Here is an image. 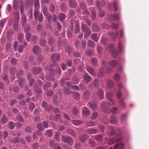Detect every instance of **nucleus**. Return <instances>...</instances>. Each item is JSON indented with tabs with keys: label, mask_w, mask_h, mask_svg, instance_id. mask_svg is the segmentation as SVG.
I'll return each mask as SVG.
<instances>
[{
	"label": "nucleus",
	"mask_w": 149,
	"mask_h": 149,
	"mask_svg": "<svg viewBox=\"0 0 149 149\" xmlns=\"http://www.w3.org/2000/svg\"><path fill=\"white\" fill-rule=\"evenodd\" d=\"M114 96L113 93L110 91L108 92L106 94V97L107 99L110 102L109 103V105L113 106L115 105V101L113 99Z\"/></svg>",
	"instance_id": "obj_1"
},
{
	"label": "nucleus",
	"mask_w": 149,
	"mask_h": 149,
	"mask_svg": "<svg viewBox=\"0 0 149 149\" xmlns=\"http://www.w3.org/2000/svg\"><path fill=\"white\" fill-rule=\"evenodd\" d=\"M34 16L36 19H38L40 22H42L43 17L42 13H40L38 10H34Z\"/></svg>",
	"instance_id": "obj_2"
},
{
	"label": "nucleus",
	"mask_w": 149,
	"mask_h": 149,
	"mask_svg": "<svg viewBox=\"0 0 149 149\" xmlns=\"http://www.w3.org/2000/svg\"><path fill=\"white\" fill-rule=\"evenodd\" d=\"M61 139L62 141L68 143L70 145H72L74 143V139L70 137L63 136Z\"/></svg>",
	"instance_id": "obj_3"
},
{
	"label": "nucleus",
	"mask_w": 149,
	"mask_h": 149,
	"mask_svg": "<svg viewBox=\"0 0 149 149\" xmlns=\"http://www.w3.org/2000/svg\"><path fill=\"white\" fill-rule=\"evenodd\" d=\"M60 56L58 54H54L51 57V58L53 62L55 64H52V66H54L56 65V63L57 61H58L60 59Z\"/></svg>",
	"instance_id": "obj_4"
},
{
	"label": "nucleus",
	"mask_w": 149,
	"mask_h": 149,
	"mask_svg": "<svg viewBox=\"0 0 149 149\" xmlns=\"http://www.w3.org/2000/svg\"><path fill=\"white\" fill-rule=\"evenodd\" d=\"M48 124L46 121H44L43 123H39L36 125L37 127L41 130H43L45 128H47Z\"/></svg>",
	"instance_id": "obj_5"
},
{
	"label": "nucleus",
	"mask_w": 149,
	"mask_h": 149,
	"mask_svg": "<svg viewBox=\"0 0 149 149\" xmlns=\"http://www.w3.org/2000/svg\"><path fill=\"white\" fill-rule=\"evenodd\" d=\"M109 103H107L106 102H104L101 104L100 108L102 109L103 112L106 113L108 109V106Z\"/></svg>",
	"instance_id": "obj_6"
},
{
	"label": "nucleus",
	"mask_w": 149,
	"mask_h": 149,
	"mask_svg": "<svg viewBox=\"0 0 149 149\" xmlns=\"http://www.w3.org/2000/svg\"><path fill=\"white\" fill-rule=\"evenodd\" d=\"M86 68L87 71L93 76L96 75V73L94 70L90 66L86 65Z\"/></svg>",
	"instance_id": "obj_7"
},
{
	"label": "nucleus",
	"mask_w": 149,
	"mask_h": 149,
	"mask_svg": "<svg viewBox=\"0 0 149 149\" xmlns=\"http://www.w3.org/2000/svg\"><path fill=\"white\" fill-rule=\"evenodd\" d=\"M107 134L108 135L111 136L115 134L114 127L111 126H109L107 128Z\"/></svg>",
	"instance_id": "obj_8"
},
{
	"label": "nucleus",
	"mask_w": 149,
	"mask_h": 149,
	"mask_svg": "<svg viewBox=\"0 0 149 149\" xmlns=\"http://www.w3.org/2000/svg\"><path fill=\"white\" fill-rule=\"evenodd\" d=\"M121 137L120 136L118 138H113L112 139H110L108 141V143L109 145H111L116 142H117L120 140Z\"/></svg>",
	"instance_id": "obj_9"
},
{
	"label": "nucleus",
	"mask_w": 149,
	"mask_h": 149,
	"mask_svg": "<svg viewBox=\"0 0 149 149\" xmlns=\"http://www.w3.org/2000/svg\"><path fill=\"white\" fill-rule=\"evenodd\" d=\"M88 138V135L84 133L80 135L79 139L81 143H84L87 140Z\"/></svg>",
	"instance_id": "obj_10"
},
{
	"label": "nucleus",
	"mask_w": 149,
	"mask_h": 149,
	"mask_svg": "<svg viewBox=\"0 0 149 149\" xmlns=\"http://www.w3.org/2000/svg\"><path fill=\"white\" fill-rule=\"evenodd\" d=\"M83 79L86 83H88L91 81V77L87 73L84 74Z\"/></svg>",
	"instance_id": "obj_11"
},
{
	"label": "nucleus",
	"mask_w": 149,
	"mask_h": 149,
	"mask_svg": "<svg viewBox=\"0 0 149 149\" xmlns=\"http://www.w3.org/2000/svg\"><path fill=\"white\" fill-rule=\"evenodd\" d=\"M86 132L88 134H93L98 133L99 132V131L98 130L94 129H88L86 131Z\"/></svg>",
	"instance_id": "obj_12"
},
{
	"label": "nucleus",
	"mask_w": 149,
	"mask_h": 149,
	"mask_svg": "<svg viewBox=\"0 0 149 149\" xmlns=\"http://www.w3.org/2000/svg\"><path fill=\"white\" fill-rule=\"evenodd\" d=\"M42 69L40 68L34 67L32 70V72L33 74L37 75L40 73L42 71Z\"/></svg>",
	"instance_id": "obj_13"
},
{
	"label": "nucleus",
	"mask_w": 149,
	"mask_h": 149,
	"mask_svg": "<svg viewBox=\"0 0 149 149\" xmlns=\"http://www.w3.org/2000/svg\"><path fill=\"white\" fill-rule=\"evenodd\" d=\"M97 95L98 97L101 100L103 99L104 95V92L102 89L100 88L98 90Z\"/></svg>",
	"instance_id": "obj_14"
},
{
	"label": "nucleus",
	"mask_w": 149,
	"mask_h": 149,
	"mask_svg": "<svg viewBox=\"0 0 149 149\" xmlns=\"http://www.w3.org/2000/svg\"><path fill=\"white\" fill-rule=\"evenodd\" d=\"M90 84L92 87L94 86L96 88L98 87L99 85V81L98 79H96L91 82Z\"/></svg>",
	"instance_id": "obj_15"
},
{
	"label": "nucleus",
	"mask_w": 149,
	"mask_h": 149,
	"mask_svg": "<svg viewBox=\"0 0 149 149\" xmlns=\"http://www.w3.org/2000/svg\"><path fill=\"white\" fill-rule=\"evenodd\" d=\"M108 35L111 38L115 39L118 37V33L117 31L115 32V33L112 32H110L109 33Z\"/></svg>",
	"instance_id": "obj_16"
},
{
	"label": "nucleus",
	"mask_w": 149,
	"mask_h": 149,
	"mask_svg": "<svg viewBox=\"0 0 149 149\" xmlns=\"http://www.w3.org/2000/svg\"><path fill=\"white\" fill-rule=\"evenodd\" d=\"M81 29L82 31L83 32H85V33L91 32V30L90 29L88 28L86 25L84 24L82 25Z\"/></svg>",
	"instance_id": "obj_17"
},
{
	"label": "nucleus",
	"mask_w": 149,
	"mask_h": 149,
	"mask_svg": "<svg viewBox=\"0 0 149 149\" xmlns=\"http://www.w3.org/2000/svg\"><path fill=\"white\" fill-rule=\"evenodd\" d=\"M33 50L34 53L36 55L41 52V49L40 47L37 45L33 47Z\"/></svg>",
	"instance_id": "obj_18"
},
{
	"label": "nucleus",
	"mask_w": 149,
	"mask_h": 149,
	"mask_svg": "<svg viewBox=\"0 0 149 149\" xmlns=\"http://www.w3.org/2000/svg\"><path fill=\"white\" fill-rule=\"evenodd\" d=\"M92 29L93 32H97L100 29V27L99 26L96 24H93Z\"/></svg>",
	"instance_id": "obj_19"
},
{
	"label": "nucleus",
	"mask_w": 149,
	"mask_h": 149,
	"mask_svg": "<svg viewBox=\"0 0 149 149\" xmlns=\"http://www.w3.org/2000/svg\"><path fill=\"white\" fill-rule=\"evenodd\" d=\"M18 84L20 87L21 88H23L26 82V81L23 78H21L20 79L18 80Z\"/></svg>",
	"instance_id": "obj_20"
},
{
	"label": "nucleus",
	"mask_w": 149,
	"mask_h": 149,
	"mask_svg": "<svg viewBox=\"0 0 149 149\" xmlns=\"http://www.w3.org/2000/svg\"><path fill=\"white\" fill-rule=\"evenodd\" d=\"M94 139L97 141L101 142L103 140V136L102 135L98 134L94 136Z\"/></svg>",
	"instance_id": "obj_21"
},
{
	"label": "nucleus",
	"mask_w": 149,
	"mask_h": 149,
	"mask_svg": "<svg viewBox=\"0 0 149 149\" xmlns=\"http://www.w3.org/2000/svg\"><path fill=\"white\" fill-rule=\"evenodd\" d=\"M67 133L72 135L73 137H76V134L75 132L72 129H68L67 130Z\"/></svg>",
	"instance_id": "obj_22"
},
{
	"label": "nucleus",
	"mask_w": 149,
	"mask_h": 149,
	"mask_svg": "<svg viewBox=\"0 0 149 149\" xmlns=\"http://www.w3.org/2000/svg\"><path fill=\"white\" fill-rule=\"evenodd\" d=\"M118 121V118L115 116H112L111 117L110 123L112 124H116Z\"/></svg>",
	"instance_id": "obj_23"
},
{
	"label": "nucleus",
	"mask_w": 149,
	"mask_h": 149,
	"mask_svg": "<svg viewBox=\"0 0 149 149\" xmlns=\"http://www.w3.org/2000/svg\"><path fill=\"white\" fill-rule=\"evenodd\" d=\"M117 61L115 60H113L110 61L109 63V65L111 68H114L118 65Z\"/></svg>",
	"instance_id": "obj_24"
},
{
	"label": "nucleus",
	"mask_w": 149,
	"mask_h": 149,
	"mask_svg": "<svg viewBox=\"0 0 149 149\" xmlns=\"http://www.w3.org/2000/svg\"><path fill=\"white\" fill-rule=\"evenodd\" d=\"M82 113L85 116H88L90 113V111L87 107H84L83 108Z\"/></svg>",
	"instance_id": "obj_25"
},
{
	"label": "nucleus",
	"mask_w": 149,
	"mask_h": 149,
	"mask_svg": "<svg viewBox=\"0 0 149 149\" xmlns=\"http://www.w3.org/2000/svg\"><path fill=\"white\" fill-rule=\"evenodd\" d=\"M71 114L73 116H76L78 114V111L77 108L73 107L72 109Z\"/></svg>",
	"instance_id": "obj_26"
},
{
	"label": "nucleus",
	"mask_w": 149,
	"mask_h": 149,
	"mask_svg": "<svg viewBox=\"0 0 149 149\" xmlns=\"http://www.w3.org/2000/svg\"><path fill=\"white\" fill-rule=\"evenodd\" d=\"M69 4L70 6L72 8H75L77 6L76 2L73 0H69Z\"/></svg>",
	"instance_id": "obj_27"
},
{
	"label": "nucleus",
	"mask_w": 149,
	"mask_h": 149,
	"mask_svg": "<svg viewBox=\"0 0 149 149\" xmlns=\"http://www.w3.org/2000/svg\"><path fill=\"white\" fill-rule=\"evenodd\" d=\"M114 83L113 81L111 80H109L106 84V87L108 88H111L113 87Z\"/></svg>",
	"instance_id": "obj_28"
},
{
	"label": "nucleus",
	"mask_w": 149,
	"mask_h": 149,
	"mask_svg": "<svg viewBox=\"0 0 149 149\" xmlns=\"http://www.w3.org/2000/svg\"><path fill=\"white\" fill-rule=\"evenodd\" d=\"M73 98L76 100H78L80 98L81 94L76 92H74L72 93Z\"/></svg>",
	"instance_id": "obj_29"
},
{
	"label": "nucleus",
	"mask_w": 149,
	"mask_h": 149,
	"mask_svg": "<svg viewBox=\"0 0 149 149\" xmlns=\"http://www.w3.org/2000/svg\"><path fill=\"white\" fill-rule=\"evenodd\" d=\"M7 36L8 40H10L14 36V33L13 30H11L8 31L7 32Z\"/></svg>",
	"instance_id": "obj_30"
},
{
	"label": "nucleus",
	"mask_w": 149,
	"mask_h": 149,
	"mask_svg": "<svg viewBox=\"0 0 149 149\" xmlns=\"http://www.w3.org/2000/svg\"><path fill=\"white\" fill-rule=\"evenodd\" d=\"M8 121V119L6 116L3 115L1 120H0V123L1 124H4Z\"/></svg>",
	"instance_id": "obj_31"
},
{
	"label": "nucleus",
	"mask_w": 149,
	"mask_h": 149,
	"mask_svg": "<svg viewBox=\"0 0 149 149\" xmlns=\"http://www.w3.org/2000/svg\"><path fill=\"white\" fill-rule=\"evenodd\" d=\"M90 95V91L87 90L83 93V95L84 99H88Z\"/></svg>",
	"instance_id": "obj_32"
},
{
	"label": "nucleus",
	"mask_w": 149,
	"mask_h": 149,
	"mask_svg": "<svg viewBox=\"0 0 149 149\" xmlns=\"http://www.w3.org/2000/svg\"><path fill=\"white\" fill-rule=\"evenodd\" d=\"M71 123L75 125H78L82 124L83 122L82 120H72Z\"/></svg>",
	"instance_id": "obj_33"
},
{
	"label": "nucleus",
	"mask_w": 149,
	"mask_h": 149,
	"mask_svg": "<svg viewBox=\"0 0 149 149\" xmlns=\"http://www.w3.org/2000/svg\"><path fill=\"white\" fill-rule=\"evenodd\" d=\"M120 83H119V84L118 85V90L116 92V97L118 99H120L121 97V90H120Z\"/></svg>",
	"instance_id": "obj_34"
},
{
	"label": "nucleus",
	"mask_w": 149,
	"mask_h": 149,
	"mask_svg": "<svg viewBox=\"0 0 149 149\" xmlns=\"http://www.w3.org/2000/svg\"><path fill=\"white\" fill-rule=\"evenodd\" d=\"M111 52V56L114 58L117 57L118 55V51L116 49H114Z\"/></svg>",
	"instance_id": "obj_35"
},
{
	"label": "nucleus",
	"mask_w": 149,
	"mask_h": 149,
	"mask_svg": "<svg viewBox=\"0 0 149 149\" xmlns=\"http://www.w3.org/2000/svg\"><path fill=\"white\" fill-rule=\"evenodd\" d=\"M35 90L36 93L38 94H41L42 91L41 89L38 87L37 84H36L34 86Z\"/></svg>",
	"instance_id": "obj_36"
},
{
	"label": "nucleus",
	"mask_w": 149,
	"mask_h": 149,
	"mask_svg": "<svg viewBox=\"0 0 149 149\" xmlns=\"http://www.w3.org/2000/svg\"><path fill=\"white\" fill-rule=\"evenodd\" d=\"M101 42L103 45L107 46V43L108 42V39L107 38L102 37L100 40Z\"/></svg>",
	"instance_id": "obj_37"
},
{
	"label": "nucleus",
	"mask_w": 149,
	"mask_h": 149,
	"mask_svg": "<svg viewBox=\"0 0 149 149\" xmlns=\"http://www.w3.org/2000/svg\"><path fill=\"white\" fill-rule=\"evenodd\" d=\"M75 33L77 34L79 30V26L78 22L76 21L75 22Z\"/></svg>",
	"instance_id": "obj_38"
},
{
	"label": "nucleus",
	"mask_w": 149,
	"mask_h": 149,
	"mask_svg": "<svg viewBox=\"0 0 149 149\" xmlns=\"http://www.w3.org/2000/svg\"><path fill=\"white\" fill-rule=\"evenodd\" d=\"M47 43V41L43 38H41L40 40V45L44 47H45Z\"/></svg>",
	"instance_id": "obj_39"
},
{
	"label": "nucleus",
	"mask_w": 149,
	"mask_h": 149,
	"mask_svg": "<svg viewBox=\"0 0 149 149\" xmlns=\"http://www.w3.org/2000/svg\"><path fill=\"white\" fill-rule=\"evenodd\" d=\"M24 31L25 33L30 32L31 30V28L30 25L29 24H26L24 26Z\"/></svg>",
	"instance_id": "obj_40"
},
{
	"label": "nucleus",
	"mask_w": 149,
	"mask_h": 149,
	"mask_svg": "<svg viewBox=\"0 0 149 149\" xmlns=\"http://www.w3.org/2000/svg\"><path fill=\"white\" fill-rule=\"evenodd\" d=\"M91 18L92 20L95 19L96 18L95 10L94 9H91Z\"/></svg>",
	"instance_id": "obj_41"
},
{
	"label": "nucleus",
	"mask_w": 149,
	"mask_h": 149,
	"mask_svg": "<svg viewBox=\"0 0 149 149\" xmlns=\"http://www.w3.org/2000/svg\"><path fill=\"white\" fill-rule=\"evenodd\" d=\"M9 141L12 143H16L20 141L18 137H16L12 139L9 140Z\"/></svg>",
	"instance_id": "obj_42"
},
{
	"label": "nucleus",
	"mask_w": 149,
	"mask_h": 149,
	"mask_svg": "<svg viewBox=\"0 0 149 149\" xmlns=\"http://www.w3.org/2000/svg\"><path fill=\"white\" fill-rule=\"evenodd\" d=\"M110 17L112 18V19H115L118 21L119 19L120 14H117L116 15L112 14L110 15Z\"/></svg>",
	"instance_id": "obj_43"
},
{
	"label": "nucleus",
	"mask_w": 149,
	"mask_h": 149,
	"mask_svg": "<svg viewBox=\"0 0 149 149\" xmlns=\"http://www.w3.org/2000/svg\"><path fill=\"white\" fill-rule=\"evenodd\" d=\"M60 8L61 10L63 12H65L67 8L65 3H61L60 4Z\"/></svg>",
	"instance_id": "obj_44"
},
{
	"label": "nucleus",
	"mask_w": 149,
	"mask_h": 149,
	"mask_svg": "<svg viewBox=\"0 0 149 149\" xmlns=\"http://www.w3.org/2000/svg\"><path fill=\"white\" fill-rule=\"evenodd\" d=\"M34 10H38L40 7L39 0H35L34 3Z\"/></svg>",
	"instance_id": "obj_45"
},
{
	"label": "nucleus",
	"mask_w": 149,
	"mask_h": 149,
	"mask_svg": "<svg viewBox=\"0 0 149 149\" xmlns=\"http://www.w3.org/2000/svg\"><path fill=\"white\" fill-rule=\"evenodd\" d=\"M22 16L21 17V22L23 26H25L26 22V18L25 15H22Z\"/></svg>",
	"instance_id": "obj_46"
},
{
	"label": "nucleus",
	"mask_w": 149,
	"mask_h": 149,
	"mask_svg": "<svg viewBox=\"0 0 149 149\" xmlns=\"http://www.w3.org/2000/svg\"><path fill=\"white\" fill-rule=\"evenodd\" d=\"M66 17V16L63 13H61L59 14V20L61 22H63Z\"/></svg>",
	"instance_id": "obj_47"
},
{
	"label": "nucleus",
	"mask_w": 149,
	"mask_h": 149,
	"mask_svg": "<svg viewBox=\"0 0 149 149\" xmlns=\"http://www.w3.org/2000/svg\"><path fill=\"white\" fill-rule=\"evenodd\" d=\"M92 39L95 41L97 42L98 40V38L96 33H93L91 36Z\"/></svg>",
	"instance_id": "obj_48"
},
{
	"label": "nucleus",
	"mask_w": 149,
	"mask_h": 149,
	"mask_svg": "<svg viewBox=\"0 0 149 149\" xmlns=\"http://www.w3.org/2000/svg\"><path fill=\"white\" fill-rule=\"evenodd\" d=\"M35 107V104L34 103L31 102L29 103V109L31 111H32L33 109Z\"/></svg>",
	"instance_id": "obj_49"
},
{
	"label": "nucleus",
	"mask_w": 149,
	"mask_h": 149,
	"mask_svg": "<svg viewBox=\"0 0 149 149\" xmlns=\"http://www.w3.org/2000/svg\"><path fill=\"white\" fill-rule=\"evenodd\" d=\"M110 111L112 114H116L118 113V109L116 107H113L110 109Z\"/></svg>",
	"instance_id": "obj_50"
},
{
	"label": "nucleus",
	"mask_w": 149,
	"mask_h": 149,
	"mask_svg": "<svg viewBox=\"0 0 149 149\" xmlns=\"http://www.w3.org/2000/svg\"><path fill=\"white\" fill-rule=\"evenodd\" d=\"M88 46L90 47H95V44L93 41L90 40H88Z\"/></svg>",
	"instance_id": "obj_51"
},
{
	"label": "nucleus",
	"mask_w": 149,
	"mask_h": 149,
	"mask_svg": "<svg viewBox=\"0 0 149 149\" xmlns=\"http://www.w3.org/2000/svg\"><path fill=\"white\" fill-rule=\"evenodd\" d=\"M104 72V69L103 67H101L100 69L99 73L98 74V76L99 77H101L103 76Z\"/></svg>",
	"instance_id": "obj_52"
},
{
	"label": "nucleus",
	"mask_w": 149,
	"mask_h": 149,
	"mask_svg": "<svg viewBox=\"0 0 149 149\" xmlns=\"http://www.w3.org/2000/svg\"><path fill=\"white\" fill-rule=\"evenodd\" d=\"M107 46V49L111 52L114 49L113 45L112 44H109L108 46Z\"/></svg>",
	"instance_id": "obj_53"
},
{
	"label": "nucleus",
	"mask_w": 149,
	"mask_h": 149,
	"mask_svg": "<svg viewBox=\"0 0 149 149\" xmlns=\"http://www.w3.org/2000/svg\"><path fill=\"white\" fill-rule=\"evenodd\" d=\"M63 92L66 95H70L71 93V91L67 87L64 88L63 89Z\"/></svg>",
	"instance_id": "obj_54"
},
{
	"label": "nucleus",
	"mask_w": 149,
	"mask_h": 149,
	"mask_svg": "<svg viewBox=\"0 0 149 149\" xmlns=\"http://www.w3.org/2000/svg\"><path fill=\"white\" fill-rule=\"evenodd\" d=\"M89 104L90 107L93 109H95L97 107V104L95 102H90Z\"/></svg>",
	"instance_id": "obj_55"
},
{
	"label": "nucleus",
	"mask_w": 149,
	"mask_h": 149,
	"mask_svg": "<svg viewBox=\"0 0 149 149\" xmlns=\"http://www.w3.org/2000/svg\"><path fill=\"white\" fill-rule=\"evenodd\" d=\"M45 135L48 137H51L53 135V133L52 130H46L45 132Z\"/></svg>",
	"instance_id": "obj_56"
},
{
	"label": "nucleus",
	"mask_w": 149,
	"mask_h": 149,
	"mask_svg": "<svg viewBox=\"0 0 149 149\" xmlns=\"http://www.w3.org/2000/svg\"><path fill=\"white\" fill-rule=\"evenodd\" d=\"M48 43L49 45L50 46L53 45L54 42V40L53 38L50 37L48 39Z\"/></svg>",
	"instance_id": "obj_57"
},
{
	"label": "nucleus",
	"mask_w": 149,
	"mask_h": 149,
	"mask_svg": "<svg viewBox=\"0 0 149 149\" xmlns=\"http://www.w3.org/2000/svg\"><path fill=\"white\" fill-rule=\"evenodd\" d=\"M16 119L19 121L21 122H24V120L20 114H18L16 116Z\"/></svg>",
	"instance_id": "obj_58"
},
{
	"label": "nucleus",
	"mask_w": 149,
	"mask_h": 149,
	"mask_svg": "<svg viewBox=\"0 0 149 149\" xmlns=\"http://www.w3.org/2000/svg\"><path fill=\"white\" fill-rule=\"evenodd\" d=\"M14 19L16 20H19V13L18 11H15L14 13Z\"/></svg>",
	"instance_id": "obj_59"
},
{
	"label": "nucleus",
	"mask_w": 149,
	"mask_h": 149,
	"mask_svg": "<svg viewBox=\"0 0 149 149\" xmlns=\"http://www.w3.org/2000/svg\"><path fill=\"white\" fill-rule=\"evenodd\" d=\"M24 72L22 70H19L17 73L16 78L17 79H18L19 77L22 76Z\"/></svg>",
	"instance_id": "obj_60"
},
{
	"label": "nucleus",
	"mask_w": 149,
	"mask_h": 149,
	"mask_svg": "<svg viewBox=\"0 0 149 149\" xmlns=\"http://www.w3.org/2000/svg\"><path fill=\"white\" fill-rule=\"evenodd\" d=\"M9 128L10 129H14L16 125L14 123L13 121H10L9 123Z\"/></svg>",
	"instance_id": "obj_61"
},
{
	"label": "nucleus",
	"mask_w": 149,
	"mask_h": 149,
	"mask_svg": "<svg viewBox=\"0 0 149 149\" xmlns=\"http://www.w3.org/2000/svg\"><path fill=\"white\" fill-rule=\"evenodd\" d=\"M93 51L91 50L90 49H87L86 51L85 54L89 56H91L93 54Z\"/></svg>",
	"instance_id": "obj_62"
},
{
	"label": "nucleus",
	"mask_w": 149,
	"mask_h": 149,
	"mask_svg": "<svg viewBox=\"0 0 149 149\" xmlns=\"http://www.w3.org/2000/svg\"><path fill=\"white\" fill-rule=\"evenodd\" d=\"M86 125L88 127H90L94 125H95V122L92 121H89L86 123Z\"/></svg>",
	"instance_id": "obj_63"
},
{
	"label": "nucleus",
	"mask_w": 149,
	"mask_h": 149,
	"mask_svg": "<svg viewBox=\"0 0 149 149\" xmlns=\"http://www.w3.org/2000/svg\"><path fill=\"white\" fill-rule=\"evenodd\" d=\"M89 142L91 146L94 147L95 146L96 143L94 140L92 139H90L89 140Z\"/></svg>",
	"instance_id": "obj_64"
}]
</instances>
